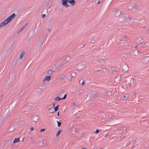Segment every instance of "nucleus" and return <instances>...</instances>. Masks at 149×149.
<instances>
[{"mask_svg":"<svg viewBox=\"0 0 149 149\" xmlns=\"http://www.w3.org/2000/svg\"><path fill=\"white\" fill-rule=\"evenodd\" d=\"M16 16L15 13H13L11 15L7 18L4 21L0 24V27H3L9 22L11 20L13 19L14 17Z\"/></svg>","mask_w":149,"mask_h":149,"instance_id":"obj_1","label":"nucleus"},{"mask_svg":"<svg viewBox=\"0 0 149 149\" xmlns=\"http://www.w3.org/2000/svg\"><path fill=\"white\" fill-rule=\"evenodd\" d=\"M65 64V61H63L62 62L60 63L56 64L55 65V68H53L51 70H48L49 72V71L50 72H54L56 70H61L63 67V65Z\"/></svg>","mask_w":149,"mask_h":149,"instance_id":"obj_2","label":"nucleus"},{"mask_svg":"<svg viewBox=\"0 0 149 149\" xmlns=\"http://www.w3.org/2000/svg\"><path fill=\"white\" fill-rule=\"evenodd\" d=\"M142 61L143 63H146L149 61V56H145L143 58Z\"/></svg>","mask_w":149,"mask_h":149,"instance_id":"obj_3","label":"nucleus"},{"mask_svg":"<svg viewBox=\"0 0 149 149\" xmlns=\"http://www.w3.org/2000/svg\"><path fill=\"white\" fill-rule=\"evenodd\" d=\"M68 2V0H62V4L67 8H68L69 6V5L67 3V2Z\"/></svg>","mask_w":149,"mask_h":149,"instance_id":"obj_4","label":"nucleus"},{"mask_svg":"<svg viewBox=\"0 0 149 149\" xmlns=\"http://www.w3.org/2000/svg\"><path fill=\"white\" fill-rule=\"evenodd\" d=\"M142 44V39L140 38L139 40V41L138 42L137 44L136 45L134 46L133 47L135 48H136L137 47H139V45Z\"/></svg>","mask_w":149,"mask_h":149,"instance_id":"obj_5","label":"nucleus"},{"mask_svg":"<svg viewBox=\"0 0 149 149\" xmlns=\"http://www.w3.org/2000/svg\"><path fill=\"white\" fill-rule=\"evenodd\" d=\"M68 3H71L72 6H74L75 4V2L74 0H68Z\"/></svg>","mask_w":149,"mask_h":149,"instance_id":"obj_6","label":"nucleus"},{"mask_svg":"<svg viewBox=\"0 0 149 149\" xmlns=\"http://www.w3.org/2000/svg\"><path fill=\"white\" fill-rule=\"evenodd\" d=\"M27 25V24H25V25H24L23 26H22L21 28V29H19L18 31H17V33H20L24 29V28Z\"/></svg>","mask_w":149,"mask_h":149,"instance_id":"obj_7","label":"nucleus"},{"mask_svg":"<svg viewBox=\"0 0 149 149\" xmlns=\"http://www.w3.org/2000/svg\"><path fill=\"white\" fill-rule=\"evenodd\" d=\"M51 77L50 76H46L44 78L43 81H44L46 80H47L48 81H49L50 80Z\"/></svg>","mask_w":149,"mask_h":149,"instance_id":"obj_8","label":"nucleus"},{"mask_svg":"<svg viewBox=\"0 0 149 149\" xmlns=\"http://www.w3.org/2000/svg\"><path fill=\"white\" fill-rule=\"evenodd\" d=\"M124 42L125 41H123V40H121L120 41L119 43L120 45L121 46L127 45V43H126Z\"/></svg>","mask_w":149,"mask_h":149,"instance_id":"obj_9","label":"nucleus"},{"mask_svg":"<svg viewBox=\"0 0 149 149\" xmlns=\"http://www.w3.org/2000/svg\"><path fill=\"white\" fill-rule=\"evenodd\" d=\"M25 53V52L24 51H22L20 56V59H22L23 57L24 56V55Z\"/></svg>","mask_w":149,"mask_h":149,"instance_id":"obj_10","label":"nucleus"},{"mask_svg":"<svg viewBox=\"0 0 149 149\" xmlns=\"http://www.w3.org/2000/svg\"><path fill=\"white\" fill-rule=\"evenodd\" d=\"M70 59V58L69 56H67L65 59L63 61H65V64L66 62H68Z\"/></svg>","mask_w":149,"mask_h":149,"instance_id":"obj_11","label":"nucleus"},{"mask_svg":"<svg viewBox=\"0 0 149 149\" xmlns=\"http://www.w3.org/2000/svg\"><path fill=\"white\" fill-rule=\"evenodd\" d=\"M20 141V139L19 138H15L14 139L13 143H14L16 142H18Z\"/></svg>","mask_w":149,"mask_h":149,"instance_id":"obj_12","label":"nucleus"},{"mask_svg":"<svg viewBox=\"0 0 149 149\" xmlns=\"http://www.w3.org/2000/svg\"><path fill=\"white\" fill-rule=\"evenodd\" d=\"M54 100L56 101H58L60 100H62V99H61V98L59 97L58 96L56 97L55 98H54Z\"/></svg>","mask_w":149,"mask_h":149,"instance_id":"obj_13","label":"nucleus"},{"mask_svg":"<svg viewBox=\"0 0 149 149\" xmlns=\"http://www.w3.org/2000/svg\"><path fill=\"white\" fill-rule=\"evenodd\" d=\"M121 12L120 10H118L116 13V15L117 16H119L121 14Z\"/></svg>","mask_w":149,"mask_h":149,"instance_id":"obj_14","label":"nucleus"},{"mask_svg":"<svg viewBox=\"0 0 149 149\" xmlns=\"http://www.w3.org/2000/svg\"><path fill=\"white\" fill-rule=\"evenodd\" d=\"M102 0H95V2L97 4H99L100 2H102Z\"/></svg>","mask_w":149,"mask_h":149,"instance_id":"obj_15","label":"nucleus"},{"mask_svg":"<svg viewBox=\"0 0 149 149\" xmlns=\"http://www.w3.org/2000/svg\"><path fill=\"white\" fill-rule=\"evenodd\" d=\"M58 107H59V105H57L55 107H54V111L55 112L56 111H58Z\"/></svg>","mask_w":149,"mask_h":149,"instance_id":"obj_16","label":"nucleus"},{"mask_svg":"<svg viewBox=\"0 0 149 149\" xmlns=\"http://www.w3.org/2000/svg\"><path fill=\"white\" fill-rule=\"evenodd\" d=\"M61 130H59L58 132H57V133H56V136H58L60 134L61 132Z\"/></svg>","mask_w":149,"mask_h":149,"instance_id":"obj_17","label":"nucleus"},{"mask_svg":"<svg viewBox=\"0 0 149 149\" xmlns=\"http://www.w3.org/2000/svg\"><path fill=\"white\" fill-rule=\"evenodd\" d=\"M57 123L58 126V127L60 126L61 124V122L58 121V120H57Z\"/></svg>","mask_w":149,"mask_h":149,"instance_id":"obj_18","label":"nucleus"},{"mask_svg":"<svg viewBox=\"0 0 149 149\" xmlns=\"http://www.w3.org/2000/svg\"><path fill=\"white\" fill-rule=\"evenodd\" d=\"M129 19L132 22H134V19L132 18H129Z\"/></svg>","mask_w":149,"mask_h":149,"instance_id":"obj_19","label":"nucleus"},{"mask_svg":"<svg viewBox=\"0 0 149 149\" xmlns=\"http://www.w3.org/2000/svg\"><path fill=\"white\" fill-rule=\"evenodd\" d=\"M66 96H67V94H65V95L64 97H63L61 99H62V100L64 99H65V98H66Z\"/></svg>","mask_w":149,"mask_h":149,"instance_id":"obj_20","label":"nucleus"},{"mask_svg":"<svg viewBox=\"0 0 149 149\" xmlns=\"http://www.w3.org/2000/svg\"><path fill=\"white\" fill-rule=\"evenodd\" d=\"M45 16H46L45 14H43L42 15V18H45Z\"/></svg>","mask_w":149,"mask_h":149,"instance_id":"obj_21","label":"nucleus"},{"mask_svg":"<svg viewBox=\"0 0 149 149\" xmlns=\"http://www.w3.org/2000/svg\"><path fill=\"white\" fill-rule=\"evenodd\" d=\"M99 132V130L98 129H97L96 130V131L95 132V133H98Z\"/></svg>","mask_w":149,"mask_h":149,"instance_id":"obj_22","label":"nucleus"},{"mask_svg":"<svg viewBox=\"0 0 149 149\" xmlns=\"http://www.w3.org/2000/svg\"><path fill=\"white\" fill-rule=\"evenodd\" d=\"M45 130V129H41L40 130V132H42L43 131H44Z\"/></svg>","mask_w":149,"mask_h":149,"instance_id":"obj_23","label":"nucleus"},{"mask_svg":"<svg viewBox=\"0 0 149 149\" xmlns=\"http://www.w3.org/2000/svg\"><path fill=\"white\" fill-rule=\"evenodd\" d=\"M84 84H85V81L84 80H83V81L82 82L81 85L82 86H84Z\"/></svg>","mask_w":149,"mask_h":149,"instance_id":"obj_24","label":"nucleus"},{"mask_svg":"<svg viewBox=\"0 0 149 149\" xmlns=\"http://www.w3.org/2000/svg\"><path fill=\"white\" fill-rule=\"evenodd\" d=\"M95 41L94 40H91V41L90 42L91 43H93L95 42Z\"/></svg>","mask_w":149,"mask_h":149,"instance_id":"obj_25","label":"nucleus"},{"mask_svg":"<svg viewBox=\"0 0 149 149\" xmlns=\"http://www.w3.org/2000/svg\"><path fill=\"white\" fill-rule=\"evenodd\" d=\"M34 117L37 118V119L38 120V117L37 115H35V116L33 117Z\"/></svg>","mask_w":149,"mask_h":149,"instance_id":"obj_26","label":"nucleus"},{"mask_svg":"<svg viewBox=\"0 0 149 149\" xmlns=\"http://www.w3.org/2000/svg\"><path fill=\"white\" fill-rule=\"evenodd\" d=\"M34 130V128L33 127H31V130L33 131Z\"/></svg>","mask_w":149,"mask_h":149,"instance_id":"obj_27","label":"nucleus"},{"mask_svg":"<svg viewBox=\"0 0 149 149\" xmlns=\"http://www.w3.org/2000/svg\"><path fill=\"white\" fill-rule=\"evenodd\" d=\"M132 141L133 142H134L135 141H136V139H132Z\"/></svg>","mask_w":149,"mask_h":149,"instance_id":"obj_28","label":"nucleus"},{"mask_svg":"<svg viewBox=\"0 0 149 149\" xmlns=\"http://www.w3.org/2000/svg\"><path fill=\"white\" fill-rule=\"evenodd\" d=\"M123 128H125V130L127 131L128 130V129H127V128L125 127H123Z\"/></svg>","mask_w":149,"mask_h":149,"instance_id":"obj_29","label":"nucleus"},{"mask_svg":"<svg viewBox=\"0 0 149 149\" xmlns=\"http://www.w3.org/2000/svg\"><path fill=\"white\" fill-rule=\"evenodd\" d=\"M124 97L126 98V99H127L128 97V96H126L125 95L124 96Z\"/></svg>","mask_w":149,"mask_h":149,"instance_id":"obj_30","label":"nucleus"},{"mask_svg":"<svg viewBox=\"0 0 149 149\" xmlns=\"http://www.w3.org/2000/svg\"><path fill=\"white\" fill-rule=\"evenodd\" d=\"M38 90H39V92H41L42 90V89H39Z\"/></svg>","mask_w":149,"mask_h":149,"instance_id":"obj_31","label":"nucleus"},{"mask_svg":"<svg viewBox=\"0 0 149 149\" xmlns=\"http://www.w3.org/2000/svg\"><path fill=\"white\" fill-rule=\"evenodd\" d=\"M47 29L49 31H50V29Z\"/></svg>","mask_w":149,"mask_h":149,"instance_id":"obj_32","label":"nucleus"},{"mask_svg":"<svg viewBox=\"0 0 149 149\" xmlns=\"http://www.w3.org/2000/svg\"><path fill=\"white\" fill-rule=\"evenodd\" d=\"M59 112H58V113H57V116H59Z\"/></svg>","mask_w":149,"mask_h":149,"instance_id":"obj_33","label":"nucleus"},{"mask_svg":"<svg viewBox=\"0 0 149 149\" xmlns=\"http://www.w3.org/2000/svg\"><path fill=\"white\" fill-rule=\"evenodd\" d=\"M55 103H53V106H54L55 105Z\"/></svg>","mask_w":149,"mask_h":149,"instance_id":"obj_34","label":"nucleus"},{"mask_svg":"<svg viewBox=\"0 0 149 149\" xmlns=\"http://www.w3.org/2000/svg\"><path fill=\"white\" fill-rule=\"evenodd\" d=\"M82 149H86V148H82Z\"/></svg>","mask_w":149,"mask_h":149,"instance_id":"obj_35","label":"nucleus"},{"mask_svg":"<svg viewBox=\"0 0 149 149\" xmlns=\"http://www.w3.org/2000/svg\"><path fill=\"white\" fill-rule=\"evenodd\" d=\"M125 136H123V138H125Z\"/></svg>","mask_w":149,"mask_h":149,"instance_id":"obj_36","label":"nucleus"},{"mask_svg":"<svg viewBox=\"0 0 149 149\" xmlns=\"http://www.w3.org/2000/svg\"><path fill=\"white\" fill-rule=\"evenodd\" d=\"M142 45H146L142 43Z\"/></svg>","mask_w":149,"mask_h":149,"instance_id":"obj_37","label":"nucleus"},{"mask_svg":"<svg viewBox=\"0 0 149 149\" xmlns=\"http://www.w3.org/2000/svg\"><path fill=\"white\" fill-rule=\"evenodd\" d=\"M136 49V50H137V52H138V49Z\"/></svg>","mask_w":149,"mask_h":149,"instance_id":"obj_38","label":"nucleus"},{"mask_svg":"<svg viewBox=\"0 0 149 149\" xmlns=\"http://www.w3.org/2000/svg\"><path fill=\"white\" fill-rule=\"evenodd\" d=\"M100 71V70H97V71Z\"/></svg>","mask_w":149,"mask_h":149,"instance_id":"obj_39","label":"nucleus"},{"mask_svg":"<svg viewBox=\"0 0 149 149\" xmlns=\"http://www.w3.org/2000/svg\"><path fill=\"white\" fill-rule=\"evenodd\" d=\"M80 81H81V80H80V81H79V82H80Z\"/></svg>","mask_w":149,"mask_h":149,"instance_id":"obj_40","label":"nucleus"},{"mask_svg":"<svg viewBox=\"0 0 149 149\" xmlns=\"http://www.w3.org/2000/svg\"><path fill=\"white\" fill-rule=\"evenodd\" d=\"M122 138V136H121V138Z\"/></svg>","mask_w":149,"mask_h":149,"instance_id":"obj_41","label":"nucleus"}]
</instances>
